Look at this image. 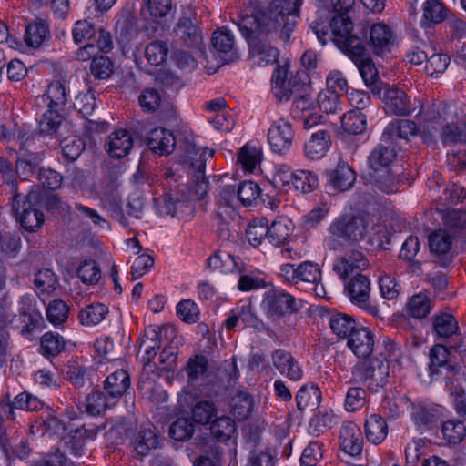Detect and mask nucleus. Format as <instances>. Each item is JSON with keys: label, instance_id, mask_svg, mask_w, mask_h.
Returning <instances> with one entry per match:
<instances>
[{"label": "nucleus", "instance_id": "23", "mask_svg": "<svg viewBox=\"0 0 466 466\" xmlns=\"http://www.w3.org/2000/svg\"><path fill=\"white\" fill-rule=\"evenodd\" d=\"M174 32L187 46L200 48L202 36L190 15H183L177 23Z\"/></svg>", "mask_w": 466, "mask_h": 466}, {"label": "nucleus", "instance_id": "33", "mask_svg": "<svg viewBox=\"0 0 466 466\" xmlns=\"http://www.w3.org/2000/svg\"><path fill=\"white\" fill-rule=\"evenodd\" d=\"M116 403L110 397L102 391H95L88 394L79 408L91 416H99L107 408Z\"/></svg>", "mask_w": 466, "mask_h": 466}, {"label": "nucleus", "instance_id": "7", "mask_svg": "<svg viewBox=\"0 0 466 466\" xmlns=\"http://www.w3.org/2000/svg\"><path fill=\"white\" fill-rule=\"evenodd\" d=\"M353 375L371 392H377L388 382L389 364L378 359H370L355 365Z\"/></svg>", "mask_w": 466, "mask_h": 466}, {"label": "nucleus", "instance_id": "31", "mask_svg": "<svg viewBox=\"0 0 466 466\" xmlns=\"http://www.w3.org/2000/svg\"><path fill=\"white\" fill-rule=\"evenodd\" d=\"M293 231V224L287 217H279L268 226V241L275 246L285 245Z\"/></svg>", "mask_w": 466, "mask_h": 466}, {"label": "nucleus", "instance_id": "37", "mask_svg": "<svg viewBox=\"0 0 466 466\" xmlns=\"http://www.w3.org/2000/svg\"><path fill=\"white\" fill-rule=\"evenodd\" d=\"M364 429L367 440L373 444L381 443L388 435L387 422L378 414L367 418Z\"/></svg>", "mask_w": 466, "mask_h": 466}, {"label": "nucleus", "instance_id": "34", "mask_svg": "<svg viewBox=\"0 0 466 466\" xmlns=\"http://www.w3.org/2000/svg\"><path fill=\"white\" fill-rule=\"evenodd\" d=\"M175 5L172 0H145L141 6V15L147 19H160L173 13Z\"/></svg>", "mask_w": 466, "mask_h": 466}, {"label": "nucleus", "instance_id": "19", "mask_svg": "<svg viewBox=\"0 0 466 466\" xmlns=\"http://www.w3.org/2000/svg\"><path fill=\"white\" fill-rule=\"evenodd\" d=\"M339 445L344 452L352 457L361 453L363 438L360 428L356 423L350 421L342 424Z\"/></svg>", "mask_w": 466, "mask_h": 466}, {"label": "nucleus", "instance_id": "63", "mask_svg": "<svg viewBox=\"0 0 466 466\" xmlns=\"http://www.w3.org/2000/svg\"><path fill=\"white\" fill-rule=\"evenodd\" d=\"M35 286L39 293H50L57 285V279L50 269H40L35 276Z\"/></svg>", "mask_w": 466, "mask_h": 466}, {"label": "nucleus", "instance_id": "30", "mask_svg": "<svg viewBox=\"0 0 466 466\" xmlns=\"http://www.w3.org/2000/svg\"><path fill=\"white\" fill-rule=\"evenodd\" d=\"M330 186L338 191H347L352 187L356 174L346 163H339L335 169L329 173Z\"/></svg>", "mask_w": 466, "mask_h": 466}, {"label": "nucleus", "instance_id": "3", "mask_svg": "<svg viewBox=\"0 0 466 466\" xmlns=\"http://www.w3.org/2000/svg\"><path fill=\"white\" fill-rule=\"evenodd\" d=\"M329 236L325 242L329 249H338L341 247L340 239L345 241H359L368 233L376 237L377 240L382 242L386 237L384 228L381 225L373 227L368 230V222L362 217L343 216L335 219L329 228Z\"/></svg>", "mask_w": 466, "mask_h": 466}, {"label": "nucleus", "instance_id": "36", "mask_svg": "<svg viewBox=\"0 0 466 466\" xmlns=\"http://www.w3.org/2000/svg\"><path fill=\"white\" fill-rule=\"evenodd\" d=\"M433 333L437 339H449L459 331V323L450 313H440L433 317Z\"/></svg>", "mask_w": 466, "mask_h": 466}, {"label": "nucleus", "instance_id": "17", "mask_svg": "<svg viewBox=\"0 0 466 466\" xmlns=\"http://www.w3.org/2000/svg\"><path fill=\"white\" fill-rule=\"evenodd\" d=\"M288 75L285 67H278L273 73L272 93L279 102H287L300 88L297 79H288Z\"/></svg>", "mask_w": 466, "mask_h": 466}, {"label": "nucleus", "instance_id": "21", "mask_svg": "<svg viewBox=\"0 0 466 466\" xmlns=\"http://www.w3.org/2000/svg\"><path fill=\"white\" fill-rule=\"evenodd\" d=\"M348 347L360 359L368 358L374 348V334L366 327L360 326L348 339Z\"/></svg>", "mask_w": 466, "mask_h": 466}, {"label": "nucleus", "instance_id": "48", "mask_svg": "<svg viewBox=\"0 0 466 466\" xmlns=\"http://www.w3.org/2000/svg\"><path fill=\"white\" fill-rule=\"evenodd\" d=\"M253 400L248 392L238 393L231 401V412L238 420L248 418L253 410Z\"/></svg>", "mask_w": 466, "mask_h": 466}, {"label": "nucleus", "instance_id": "53", "mask_svg": "<svg viewBox=\"0 0 466 466\" xmlns=\"http://www.w3.org/2000/svg\"><path fill=\"white\" fill-rule=\"evenodd\" d=\"M158 438L150 429L141 430L137 436L135 450L140 456H146L151 449L157 447Z\"/></svg>", "mask_w": 466, "mask_h": 466}, {"label": "nucleus", "instance_id": "49", "mask_svg": "<svg viewBox=\"0 0 466 466\" xmlns=\"http://www.w3.org/2000/svg\"><path fill=\"white\" fill-rule=\"evenodd\" d=\"M211 434L219 441H226L236 431V425L232 419L227 416L218 418L210 426Z\"/></svg>", "mask_w": 466, "mask_h": 466}, {"label": "nucleus", "instance_id": "20", "mask_svg": "<svg viewBox=\"0 0 466 466\" xmlns=\"http://www.w3.org/2000/svg\"><path fill=\"white\" fill-rule=\"evenodd\" d=\"M393 44V32L390 26L383 23H377L370 26L368 46L377 56H383L390 51Z\"/></svg>", "mask_w": 466, "mask_h": 466}, {"label": "nucleus", "instance_id": "27", "mask_svg": "<svg viewBox=\"0 0 466 466\" xmlns=\"http://www.w3.org/2000/svg\"><path fill=\"white\" fill-rule=\"evenodd\" d=\"M51 37L48 23L42 19L36 18L29 22L25 26V42L32 48H38Z\"/></svg>", "mask_w": 466, "mask_h": 466}, {"label": "nucleus", "instance_id": "18", "mask_svg": "<svg viewBox=\"0 0 466 466\" xmlns=\"http://www.w3.org/2000/svg\"><path fill=\"white\" fill-rule=\"evenodd\" d=\"M148 148L159 156H167L173 153L176 147L174 134L165 127L151 129L147 137Z\"/></svg>", "mask_w": 466, "mask_h": 466}, {"label": "nucleus", "instance_id": "45", "mask_svg": "<svg viewBox=\"0 0 466 466\" xmlns=\"http://www.w3.org/2000/svg\"><path fill=\"white\" fill-rule=\"evenodd\" d=\"M292 186L296 191L308 194L314 191L319 186V178L309 170L299 169L294 172Z\"/></svg>", "mask_w": 466, "mask_h": 466}, {"label": "nucleus", "instance_id": "24", "mask_svg": "<svg viewBox=\"0 0 466 466\" xmlns=\"http://www.w3.org/2000/svg\"><path fill=\"white\" fill-rule=\"evenodd\" d=\"M212 46L225 61L233 60L237 56L235 36L227 27L218 28L212 35Z\"/></svg>", "mask_w": 466, "mask_h": 466}, {"label": "nucleus", "instance_id": "39", "mask_svg": "<svg viewBox=\"0 0 466 466\" xmlns=\"http://www.w3.org/2000/svg\"><path fill=\"white\" fill-rule=\"evenodd\" d=\"M66 340L57 332H46L40 340L41 352L45 357H56L66 350Z\"/></svg>", "mask_w": 466, "mask_h": 466}, {"label": "nucleus", "instance_id": "1", "mask_svg": "<svg viewBox=\"0 0 466 466\" xmlns=\"http://www.w3.org/2000/svg\"><path fill=\"white\" fill-rule=\"evenodd\" d=\"M300 0H274L264 12L239 17L236 23L249 47L253 65L265 66L278 61L279 52L272 43L288 41L299 22Z\"/></svg>", "mask_w": 466, "mask_h": 466}, {"label": "nucleus", "instance_id": "62", "mask_svg": "<svg viewBox=\"0 0 466 466\" xmlns=\"http://www.w3.org/2000/svg\"><path fill=\"white\" fill-rule=\"evenodd\" d=\"M61 148L66 159L75 161L85 149V142L76 136L67 137L61 141Z\"/></svg>", "mask_w": 466, "mask_h": 466}, {"label": "nucleus", "instance_id": "28", "mask_svg": "<svg viewBox=\"0 0 466 466\" xmlns=\"http://www.w3.org/2000/svg\"><path fill=\"white\" fill-rule=\"evenodd\" d=\"M331 145L330 136L326 130H319L313 133L310 139L304 146V153L307 158L317 160L323 157Z\"/></svg>", "mask_w": 466, "mask_h": 466}, {"label": "nucleus", "instance_id": "59", "mask_svg": "<svg viewBox=\"0 0 466 466\" xmlns=\"http://www.w3.org/2000/svg\"><path fill=\"white\" fill-rule=\"evenodd\" d=\"M217 413V407L214 402L209 400H201L192 408V417L195 422L198 424H207Z\"/></svg>", "mask_w": 466, "mask_h": 466}, {"label": "nucleus", "instance_id": "8", "mask_svg": "<svg viewBox=\"0 0 466 466\" xmlns=\"http://www.w3.org/2000/svg\"><path fill=\"white\" fill-rule=\"evenodd\" d=\"M72 35L74 42L77 45L96 44L106 53L113 48L111 34L102 27H96L87 20L76 21L72 29Z\"/></svg>", "mask_w": 466, "mask_h": 466}, {"label": "nucleus", "instance_id": "64", "mask_svg": "<svg viewBox=\"0 0 466 466\" xmlns=\"http://www.w3.org/2000/svg\"><path fill=\"white\" fill-rule=\"evenodd\" d=\"M320 391L315 384H305L298 390L295 400L299 410L303 411L311 405L312 398H319Z\"/></svg>", "mask_w": 466, "mask_h": 466}, {"label": "nucleus", "instance_id": "6", "mask_svg": "<svg viewBox=\"0 0 466 466\" xmlns=\"http://www.w3.org/2000/svg\"><path fill=\"white\" fill-rule=\"evenodd\" d=\"M300 300H297L289 293L279 289H272L264 294L261 307L266 316L276 321L297 312Z\"/></svg>", "mask_w": 466, "mask_h": 466}, {"label": "nucleus", "instance_id": "4", "mask_svg": "<svg viewBox=\"0 0 466 466\" xmlns=\"http://www.w3.org/2000/svg\"><path fill=\"white\" fill-rule=\"evenodd\" d=\"M396 156L394 146L381 141L372 149L368 157V164L374 172L373 177L377 187L388 194L397 190L394 177L390 169Z\"/></svg>", "mask_w": 466, "mask_h": 466}, {"label": "nucleus", "instance_id": "10", "mask_svg": "<svg viewBox=\"0 0 466 466\" xmlns=\"http://www.w3.org/2000/svg\"><path fill=\"white\" fill-rule=\"evenodd\" d=\"M30 196L26 199L14 191L12 211L17 222L21 227L28 231L35 232L40 228L44 223V214L39 209L33 207L29 201Z\"/></svg>", "mask_w": 466, "mask_h": 466}, {"label": "nucleus", "instance_id": "29", "mask_svg": "<svg viewBox=\"0 0 466 466\" xmlns=\"http://www.w3.org/2000/svg\"><path fill=\"white\" fill-rule=\"evenodd\" d=\"M129 387L130 378L125 370H117L109 374L104 382L106 393L116 402Z\"/></svg>", "mask_w": 466, "mask_h": 466}, {"label": "nucleus", "instance_id": "54", "mask_svg": "<svg viewBox=\"0 0 466 466\" xmlns=\"http://www.w3.org/2000/svg\"><path fill=\"white\" fill-rule=\"evenodd\" d=\"M367 392L361 387H350L346 392L344 400L345 410L355 412L362 409L366 403Z\"/></svg>", "mask_w": 466, "mask_h": 466}, {"label": "nucleus", "instance_id": "35", "mask_svg": "<svg viewBox=\"0 0 466 466\" xmlns=\"http://www.w3.org/2000/svg\"><path fill=\"white\" fill-rule=\"evenodd\" d=\"M43 102L49 109L61 111L67 102V92L65 85L59 81L52 82L42 96Z\"/></svg>", "mask_w": 466, "mask_h": 466}, {"label": "nucleus", "instance_id": "42", "mask_svg": "<svg viewBox=\"0 0 466 466\" xmlns=\"http://www.w3.org/2000/svg\"><path fill=\"white\" fill-rule=\"evenodd\" d=\"M268 221L266 218L253 219L248 226L246 237L250 245L257 248L268 240Z\"/></svg>", "mask_w": 466, "mask_h": 466}, {"label": "nucleus", "instance_id": "41", "mask_svg": "<svg viewBox=\"0 0 466 466\" xmlns=\"http://www.w3.org/2000/svg\"><path fill=\"white\" fill-rule=\"evenodd\" d=\"M411 418L420 431H425L433 427L439 420L438 411L424 405L414 406Z\"/></svg>", "mask_w": 466, "mask_h": 466}, {"label": "nucleus", "instance_id": "25", "mask_svg": "<svg viewBox=\"0 0 466 466\" xmlns=\"http://www.w3.org/2000/svg\"><path fill=\"white\" fill-rule=\"evenodd\" d=\"M105 147L112 157L121 158L132 149L133 139L128 131L118 129L108 136Z\"/></svg>", "mask_w": 466, "mask_h": 466}, {"label": "nucleus", "instance_id": "43", "mask_svg": "<svg viewBox=\"0 0 466 466\" xmlns=\"http://www.w3.org/2000/svg\"><path fill=\"white\" fill-rule=\"evenodd\" d=\"M108 314V308L102 303L90 304L80 310L78 319L83 326L92 327L103 321Z\"/></svg>", "mask_w": 466, "mask_h": 466}, {"label": "nucleus", "instance_id": "38", "mask_svg": "<svg viewBox=\"0 0 466 466\" xmlns=\"http://www.w3.org/2000/svg\"><path fill=\"white\" fill-rule=\"evenodd\" d=\"M329 327L332 332L339 338H350L359 326L355 319L350 315L343 313H336L329 318Z\"/></svg>", "mask_w": 466, "mask_h": 466}, {"label": "nucleus", "instance_id": "57", "mask_svg": "<svg viewBox=\"0 0 466 466\" xmlns=\"http://www.w3.org/2000/svg\"><path fill=\"white\" fill-rule=\"evenodd\" d=\"M68 306L61 299L51 301L46 308V318L54 326H58L66 321L68 318Z\"/></svg>", "mask_w": 466, "mask_h": 466}, {"label": "nucleus", "instance_id": "14", "mask_svg": "<svg viewBox=\"0 0 466 466\" xmlns=\"http://www.w3.org/2000/svg\"><path fill=\"white\" fill-rule=\"evenodd\" d=\"M294 131L291 124L279 118L274 121L268 131V141L271 149L278 154H285L292 145Z\"/></svg>", "mask_w": 466, "mask_h": 466}, {"label": "nucleus", "instance_id": "47", "mask_svg": "<svg viewBox=\"0 0 466 466\" xmlns=\"http://www.w3.org/2000/svg\"><path fill=\"white\" fill-rule=\"evenodd\" d=\"M408 314L414 319L426 318L431 309V299L424 294L419 293L411 297L407 305Z\"/></svg>", "mask_w": 466, "mask_h": 466}, {"label": "nucleus", "instance_id": "13", "mask_svg": "<svg viewBox=\"0 0 466 466\" xmlns=\"http://www.w3.org/2000/svg\"><path fill=\"white\" fill-rule=\"evenodd\" d=\"M369 266L368 259L363 253L358 249H351L338 258L333 264V270L339 277L347 281Z\"/></svg>", "mask_w": 466, "mask_h": 466}, {"label": "nucleus", "instance_id": "56", "mask_svg": "<svg viewBox=\"0 0 466 466\" xmlns=\"http://www.w3.org/2000/svg\"><path fill=\"white\" fill-rule=\"evenodd\" d=\"M167 54V45L163 41L151 42L147 46L145 50V56L148 63L156 66L166 61Z\"/></svg>", "mask_w": 466, "mask_h": 466}, {"label": "nucleus", "instance_id": "32", "mask_svg": "<svg viewBox=\"0 0 466 466\" xmlns=\"http://www.w3.org/2000/svg\"><path fill=\"white\" fill-rule=\"evenodd\" d=\"M345 282V291L352 303H364L366 299H370V285L366 276L357 274Z\"/></svg>", "mask_w": 466, "mask_h": 466}, {"label": "nucleus", "instance_id": "26", "mask_svg": "<svg viewBox=\"0 0 466 466\" xmlns=\"http://www.w3.org/2000/svg\"><path fill=\"white\" fill-rule=\"evenodd\" d=\"M117 177L111 179L110 183L105 185L99 192L103 207L111 212L112 217L120 220L125 219L122 208L120 196L118 194Z\"/></svg>", "mask_w": 466, "mask_h": 466}, {"label": "nucleus", "instance_id": "12", "mask_svg": "<svg viewBox=\"0 0 466 466\" xmlns=\"http://www.w3.org/2000/svg\"><path fill=\"white\" fill-rule=\"evenodd\" d=\"M431 253L441 267H448L454 258L452 250L453 234L447 229H436L428 237Z\"/></svg>", "mask_w": 466, "mask_h": 466}, {"label": "nucleus", "instance_id": "44", "mask_svg": "<svg viewBox=\"0 0 466 466\" xmlns=\"http://www.w3.org/2000/svg\"><path fill=\"white\" fill-rule=\"evenodd\" d=\"M366 126V116L360 110H350L341 116V127L349 134H360Z\"/></svg>", "mask_w": 466, "mask_h": 466}, {"label": "nucleus", "instance_id": "55", "mask_svg": "<svg viewBox=\"0 0 466 466\" xmlns=\"http://www.w3.org/2000/svg\"><path fill=\"white\" fill-rule=\"evenodd\" d=\"M261 156L262 153L260 149L250 145H246L241 148L238 161L245 170L252 172L260 162Z\"/></svg>", "mask_w": 466, "mask_h": 466}, {"label": "nucleus", "instance_id": "52", "mask_svg": "<svg viewBox=\"0 0 466 466\" xmlns=\"http://www.w3.org/2000/svg\"><path fill=\"white\" fill-rule=\"evenodd\" d=\"M195 431L193 422L187 418H178L169 427V435L178 441L189 440Z\"/></svg>", "mask_w": 466, "mask_h": 466}, {"label": "nucleus", "instance_id": "22", "mask_svg": "<svg viewBox=\"0 0 466 466\" xmlns=\"http://www.w3.org/2000/svg\"><path fill=\"white\" fill-rule=\"evenodd\" d=\"M417 125L410 119H394L384 128L381 135V141L393 145L398 139H409L410 136L416 135Z\"/></svg>", "mask_w": 466, "mask_h": 466}, {"label": "nucleus", "instance_id": "15", "mask_svg": "<svg viewBox=\"0 0 466 466\" xmlns=\"http://www.w3.org/2000/svg\"><path fill=\"white\" fill-rule=\"evenodd\" d=\"M381 96L389 112L396 116H409L414 111L410 98L396 86H385Z\"/></svg>", "mask_w": 466, "mask_h": 466}, {"label": "nucleus", "instance_id": "11", "mask_svg": "<svg viewBox=\"0 0 466 466\" xmlns=\"http://www.w3.org/2000/svg\"><path fill=\"white\" fill-rule=\"evenodd\" d=\"M20 143L19 150L17 152L16 171L23 179H27L31 177L42 162L41 155L31 151L34 145V137L32 134L22 133L17 135Z\"/></svg>", "mask_w": 466, "mask_h": 466}, {"label": "nucleus", "instance_id": "2", "mask_svg": "<svg viewBox=\"0 0 466 466\" xmlns=\"http://www.w3.org/2000/svg\"><path fill=\"white\" fill-rule=\"evenodd\" d=\"M333 28L338 35L335 45L354 62L365 85L371 92L374 95H380L382 88L378 70L372 59L365 56L366 46L363 41L351 34L352 25L335 20Z\"/></svg>", "mask_w": 466, "mask_h": 466}, {"label": "nucleus", "instance_id": "9", "mask_svg": "<svg viewBox=\"0 0 466 466\" xmlns=\"http://www.w3.org/2000/svg\"><path fill=\"white\" fill-rule=\"evenodd\" d=\"M279 276L284 282L291 284H297L299 281L316 284L321 279L319 264L309 260L281 265Z\"/></svg>", "mask_w": 466, "mask_h": 466}, {"label": "nucleus", "instance_id": "60", "mask_svg": "<svg viewBox=\"0 0 466 466\" xmlns=\"http://www.w3.org/2000/svg\"><path fill=\"white\" fill-rule=\"evenodd\" d=\"M90 72L96 79H107L114 72V66L109 57L100 55L93 58Z\"/></svg>", "mask_w": 466, "mask_h": 466}, {"label": "nucleus", "instance_id": "46", "mask_svg": "<svg viewBox=\"0 0 466 466\" xmlns=\"http://www.w3.org/2000/svg\"><path fill=\"white\" fill-rule=\"evenodd\" d=\"M63 125V117L59 111L47 109L39 122V132L46 136H56L58 134Z\"/></svg>", "mask_w": 466, "mask_h": 466}, {"label": "nucleus", "instance_id": "50", "mask_svg": "<svg viewBox=\"0 0 466 466\" xmlns=\"http://www.w3.org/2000/svg\"><path fill=\"white\" fill-rule=\"evenodd\" d=\"M77 277L87 285L96 284L101 278V270L98 264L92 259L81 262L76 270Z\"/></svg>", "mask_w": 466, "mask_h": 466}, {"label": "nucleus", "instance_id": "40", "mask_svg": "<svg viewBox=\"0 0 466 466\" xmlns=\"http://www.w3.org/2000/svg\"><path fill=\"white\" fill-rule=\"evenodd\" d=\"M447 16V8L440 0H427L423 5V19L421 25L429 26L431 24H440Z\"/></svg>", "mask_w": 466, "mask_h": 466}, {"label": "nucleus", "instance_id": "58", "mask_svg": "<svg viewBox=\"0 0 466 466\" xmlns=\"http://www.w3.org/2000/svg\"><path fill=\"white\" fill-rule=\"evenodd\" d=\"M443 437L450 443L458 444L466 436V428L462 421L448 420L445 421L441 429Z\"/></svg>", "mask_w": 466, "mask_h": 466}, {"label": "nucleus", "instance_id": "61", "mask_svg": "<svg viewBox=\"0 0 466 466\" xmlns=\"http://www.w3.org/2000/svg\"><path fill=\"white\" fill-rule=\"evenodd\" d=\"M441 141L445 145L466 142V124H447L441 132Z\"/></svg>", "mask_w": 466, "mask_h": 466}, {"label": "nucleus", "instance_id": "16", "mask_svg": "<svg viewBox=\"0 0 466 466\" xmlns=\"http://www.w3.org/2000/svg\"><path fill=\"white\" fill-rule=\"evenodd\" d=\"M273 367L283 376L292 381H299L303 378V370L291 353L276 350L271 354Z\"/></svg>", "mask_w": 466, "mask_h": 466}, {"label": "nucleus", "instance_id": "5", "mask_svg": "<svg viewBox=\"0 0 466 466\" xmlns=\"http://www.w3.org/2000/svg\"><path fill=\"white\" fill-rule=\"evenodd\" d=\"M214 155V150L208 147H199L189 145L187 157L193 171V183L188 190L186 201L201 200L208 191V182L205 176L206 163Z\"/></svg>", "mask_w": 466, "mask_h": 466}, {"label": "nucleus", "instance_id": "51", "mask_svg": "<svg viewBox=\"0 0 466 466\" xmlns=\"http://www.w3.org/2000/svg\"><path fill=\"white\" fill-rule=\"evenodd\" d=\"M208 358L202 354H196L187 360L185 370L189 382H193L205 376L208 370Z\"/></svg>", "mask_w": 466, "mask_h": 466}]
</instances>
